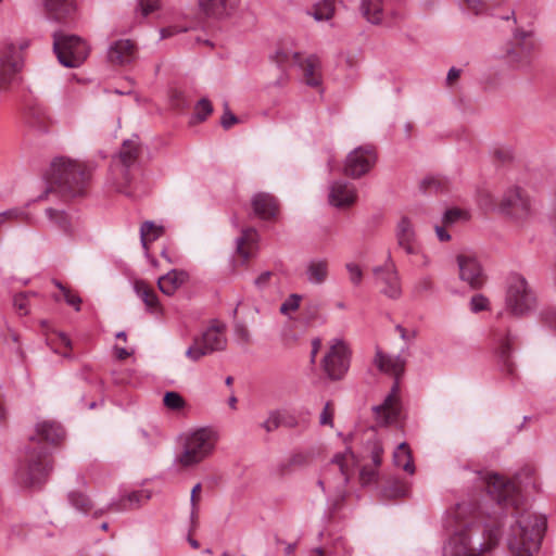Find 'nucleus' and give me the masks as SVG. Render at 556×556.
<instances>
[{
  "instance_id": "nucleus-1",
  "label": "nucleus",
  "mask_w": 556,
  "mask_h": 556,
  "mask_svg": "<svg viewBox=\"0 0 556 556\" xmlns=\"http://www.w3.org/2000/svg\"><path fill=\"white\" fill-rule=\"evenodd\" d=\"M65 439V430L55 420H41L35 426L24 445L15 467V480L28 489H40L53 471L50 446H59Z\"/></svg>"
},
{
  "instance_id": "nucleus-2",
  "label": "nucleus",
  "mask_w": 556,
  "mask_h": 556,
  "mask_svg": "<svg viewBox=\"0 0 556 556\" xmlns=\"http://www.w3.org/2000/svg\"><path fill=\"white\" fill-rule=\"evenodd\" d=\"M482 479L488 496L494 503L492 514L500 520L505 509L518 511L522 503V491L538 490L535 470L529 466L516 472L513 480H505L497 473H485Z\"/></svg>"
},
{
  "instance_id": "nucleus-3",
  "label": "nucleus",
  "mask_w": 556,
  "mask_h": 556,
  "mask_svg": "<svg viewBox=\"0 0 556 556\" xmlns=\"http://www.w3.org/2000/svg\"><path fill=\"white\" fill-rule=\"evenodd\" d=\"M90 177V168L84 163L67 156H56L45 174L48 184L46 193L56 192L68 198L83 195Z\"/></svg>"
},
{
  "instance_id": "nucleus-4",
  "label": "nucleus",
  "mask_w": 556,
  "mask_h": 556,
  "mask_svg": "<svg viewBox=\"0 0 556 556\" xmlns=\"http://www.w3.org/2000/svg\"><path fill=\"white\" fill-rule=\"evenodd\" d=\"M546 530V517L523 510L510 526L507 546L513 556H533L538 553Z\"/></svg>"
},
{
  "instance_id": "nucleus-5",
  "label": "nucleus",
  "mask_w": 556,
  "mask_h": 556,
  "mask_svg": "<svg viewBox=\"0 0 556 556\" xmlns=\"http://www.w3.org/2000/svg\"><path fill=\"white\" fill-rule=\"evenodd\" d=\"M472 523L467 522L463 529L455 532L443 547V556H481L482 551L495 546L502 534L503 522L495 515L488 514L483 518V533L488 542H478V546L471 545Z\"/></svg>"
},
{
  "instance_id": "nucleus-6",
  "label": "nucleus",
  "mask_w": 556,
  "mask_h": 556,
  "mask_svg": "<svg viewBox=\"0 0 556 556\" xmlns=\"http://www.w3.org/2000/svg\"><path fill=\"white\" fill-rule=\"evenodd\" d=\"M140 154L141 146L137 135H132L131 138L123 141L118 153L113 157V167L118 170L117 175L119 176L114 181L117 192L127 197L132 194L129 190L134 179L130 168L137 163Z\"/></svg>"
},
{
  "instance_id": "nucleus-7",
  "label": "nucleus",
  "mask_w": 556,
  "mask_h": 556,
  "mask_svg": "<svg viewBox=\"0 0 556 556\" xmlns=\"http://www.w3.org/2000/svg\"><path fill=\"white\" fill-rule=\"evenodd\" d=\"M505 303L515 316H523L534 308L536 298L520 274L511 273L507 277Z\"/></svg>"
},
{
  "instance_id": "nucleus-8",
  "label": "nucleus",
  "mask_w": 556,
  "mask_h": 556,
  "mask_svg": "<svg viewBox=\"0 0 556 556\" xmlns=\"http://www.w3.org/2000/svg\"><path fill=\"white\" fill-rule=\"evenodd\" d=\"M53 51L59 62L68 68L80 66L89 54V47L80 37L62 31L53 34Z\"/></svg>"
},
{
  "instance_id": "nucleus-9",
  "label": "nucleus",
  "mask_w": 556,
  "mask_h": 556,
  "mask_svg": "<svg viewBox=\"0 0 556 556\" xmlns=\"http://www.w3.org/2000/svg\"><path fill=\"white\" fill-rule=\"evenodd\" d=\"M535 47L531 31L516 28L511 40L504 46L501 58L513 68H528L531 66V58Z\"/></svg>"
},
{
  "instance_id": "nucleus-10",
  "label": "nucleus",
  "mask_w": 556,
  "mask_h": 556,
  "mask_svg": "<svg viewBox=\"0 0 556 556\" xmlns=\"http://www.w3.org/2000/svg\"><path fill=\"white\" fill-rule=\"evenodd\" d=\"M225 331L226 326L214 320L200 337L194 338L193 343L186 351V356L192 362H198L213 352L224 351L227 346Z\"/></svg>"
},
{
  "instance_id": "nucleus-11",
  "label": "nucleus",
  "mask_w": 556,
  "mask_h": 556,
  "mask_svg": "<svg viewBox=\"0 0 556 556\" xmlns=\"http://www.w3.org/2000/svg\"><path fill=\"white\" fill-rule=\"evenodd\" d=\"M215 432L208 428H200L192 432L185 443L179 462L182 466H192L203 460L214 448Z\"/></svg>"
},
{
  "instance_id": "nucleus-12",
  "label": "nucleus",
  "mask_w": 556,
  "mask_h": 556,
  "mask_svg": "<svg viewBox=\"0 0 556 556\" xmlns=\"http://www.w3.org/2000/svg\"><path fill=\"white\" fill-rule=\"evenodd\" d=\"M27 47L26 40L18 43L4 42L0 46V91L8 89L14 76L22 70V51Z\"/></svg>"
},
{
  "instance_id": "nucleus-13",
  "label": "nucleus",
  "mask_w": 556,
  "mask_h": 556,
  "mask_svg": "<svg viewBox=\"0 0 556 556\" xmlns=\"http://www.w3.org/2000/svg\"><path fill=\"white\" fill-rule=\"evenodd\" d=\"M498 211L516 222H523L532 214L531 200L522 188L515 186L503 193Z\"/></svg>"
},
{
  "instance_id": "nucleus-14",
  "label": "nucleus",
  "mask_w": 556,
  "mask_h": 556,
  "mask_svg": "<svg viewBox=\"0 0 556 556\" xmlns=\"http://www.w3.org/2000/svg\"><path fill=\"white\" fill-rule=\"evenodd\" d=\"M350 367V351L341 339H333L323 358V368L330 380H341Z\"/></svg>"
},
{
  "instance_id": "nucleus-15",
  "label": "nucleus",
  "mask_w": 556,
  "mask_h": 556,
  "mask_svg": "<svg viewBox=\"0 0 556 556\" xmlns=\"http://www.w3.org/2000/svg\"><path fill=\"white\" fill-rule=\"evenodd\" d=\"M377 154L372 146H361L351 151L345 160L343 172L352 178L366 175L376 164Z\"/></svg>"
},
{
  "instance_id": "nucleus-16",
  "label": "nucleus",
  "mask_w": 556,
  "mask_h": 556,
  "mask_svg": "<svg viewBox=\"0 0 556 556\" xmlns=\"http://www.w3.org/2000/svg\"><path fill=\"white\" fill-rule=\"evenodd\" d=\"M399 379L395 378L394 384L384 401L375 406L376 420L380 426H388L396 422L401 416V403L399 399Z\"/></svg>"
},
{
  "instance_id": "nucleus-17",
  "label": "nucleus",
  "mask_w": 556,
  "mask_h": 556,
  "mask_svg": "<svg viewBox=\"0 0 556 556\" xmlns=\"http://www.w3.org/2000/svg\"><path fill=\"white\" fill-rule=\"evenodd\" d=\"M460 280L467 282L472 290L481 289L486 276L477 258L472 255L458 254L456 257Z\"/></svg>"
},
{
  "instance_id": "nucleus-18",
  "label": "nucleus",
  "mask_w": 556,
  "mask_h": 556,
  "mask_svg": "<svg viewBox=\"0 0 556 556\" xmlns=\"http://www.w3.org/2000/svg\"><path fill=\"white\" fill-rule=\"evenodd\" d=\"M494 340L497 344L495 354L501 370L507 376H514L516 371V365L513 361V352L517 337L507 331L505 334L495 333Z\"/></svg>"
},
{
  "instance_id": "nucleus-19",
  "label": "nucleus",
  "mask_w": 556,
  "mask_h": 556,
  "mask_svg": "<svg viewBox=\"0 0 556 556\" xmlns=\"http://www.w3.org/2000/svg\"><path fill=\"white\" fill-rule=\"evenodd\" d=\"M47 18L56 23L72 22L77 12L76 0H41Z\"/></svg>"
},
{
  "instance_id": "nucleus-20",
  "label": "nucleus",
  "mask_w": 556,
  "mask_h": 556,
  "mask_svg": "<svg viewBox=\"0 0 556 556\" xmlns=\"http://www.w3.org/2000/svg\"><path fill=\"white\" fill-rule=\"evenodd\" d=\"M374 273L377 276V279L384 285V287L381 289V292L384 295L391 299L400 298L402 291L400 287L399 274L395 269L390 252L388 253L386 267H376Z\"/></svg>"
},
{
  "instance_id": "nucleus-21",
  "label": "nucleus",
  "mask_w": 556,
  "mask_h": 556,
  "mask_svg": "<svg viewBox=\"0 0 556 556\" xmlns=\"http://www.w3.org/2000/svg\"><path fill=\"white\" fill-rule=\"evenodd\" d=\"M395 239L397 247L403 249L406 254L415 255L419 253L415 228L407 216H403L399 220L395 228Z\"/></svg>"
},
{
  "instance_id": "nucleus-22",
  "label": "nucleus",
  "mask_w": 556,
  "mask_h": 556,
  "mask_svg": "<svg viewBox=\"0 0 556 556\" xmlns=\"http://www.w3.org/2000/svg\"><path fill=\"white\" fill-rule=\"evenodd\" d=\"M241 0H199V7L203 14L213 18L230 16L240 4Z\"/></svg>"
},
{
  "instance_id": "nucleus-23",
  "label": "nucleus",
  "mask_w": 556,
  "mask_h": 556,
  "mask_svg": "<svg viewBox=\"0 0 556 556\" xmlns=\"http://www.w3.org/2000/svg\"><path fill=\"white\" fill-rule=\"evenodd\" d=\"M291 58L294 63L302 68L305 84L311 87H319L321 84V75L319 72L320 62L318 56L312 54L303 61L299 52H293Z\"/></svg>"
},
{
  "instance_id": "nucleus-24",
  "label": "nucleus",
  "mask_w": 556,
  "mask_h": 556,
  "mask_svg": "<svg viewBox=\"0 0 556 556\" xmlns=\"http://www.w3.org/2000/svg\"><path fill=\"white\" fill-rule=\"evenodd\" d=\"M136 58L135 43L129 39H121L112 43L108 50V60L112 64L126 65Z\"/></svg>"
},
{
  "instance_id": "nucleus-25",
  "label": "nucleus",
  "mask_w": 556,
  "mask_h": 556,
  "mask_svg": "<svg viewBox=\"0 0 556 556\" xmlns=\"http://www.w3.org/2000/svg\"><path fill=\"white\" fill-rule=\"evenodd\" d=\"M254 213L263 219L275 218L278 213V201L270 193L258 192L251 201Z\"/></svg>"
},
{
  "instance_id": "nucleus-26",
  "label": "nucleus",
  "mask_w": 556,
  "mask_h": 556,
  "mask_svg": "<svg viewBox=\"0 0 556 556\" xmlns=\"http://www.w3.org/2000/svg\"><path fill=\"white\" fill-rule=\"evenodd\" d=\"M356 200V191L348 182L334 181L330 187L329 201L337 207L352 205Z\"/></svg>"
},
{
  "instance_id": "nucleus-27",
  "label": "nucleus",
  "mask_w": 556,
  "mask_h": 556,
  "mask_svg": "<svg viewBox=\"0 0 556 556\" xmlns=\"http://www.w3.org/2000/svg\"><path fill=\"white\" fill-rule=\"evenodd\" d=\"M151 494L147 490L132 491L129 494L122 496L118 501L111 502L109 508L113 511H126L139 508L142 504L147 503Z\"/></svg>"
},
{
  "instance_id": "nucleus-28",
  "label": "nucleus",
  "mask_w": 556,
  "mask_h": 556,
  "mask_svg": "<svg viewBox=\"0 0 556 556\" xmlns=\"http://www.w3.org/2000/svg\"><path fill=\"white\" fill-rule=\"evenodd\" d=\"M25 121L29 127L39 132H47L51 123L47 110L38 103L29 104L26 108Z\"/></svg>"
},
{
  "instance_id": "nucleus-29",
  "label": "nucleus",
  "mask_w": 556,
  "mask_h": 556,
  "mask_svg": "<svg viewBox=\"0 0 556 556\" xmlns=\"http://www.w3.org/2000/svg\"><path fill=\"white\" fill-rule=\"evenodd\" d=\"M375 364L379 370L394 376L395 378H400L403 375L405 368V361L401 358V356L388 355L381 351H377Z\"/></svg>"
},
{
  "instance_id": "nucleus-30",
  "label": "nucleus",
  "mask_w": 556,
  "mask_h": 556,
  "mask_svg": "<svg viewBox=\"0 0 556 556\" xmlns=\"http://www.w3.org/2000/svg\"><path fill=\"white\" fill-rule=\"evenodd\" d=\"M188 278L189 274L187 271L172 269L157 279V287L164 294L172 295L188 280Z\"/></svg>"
},
{
  "instance_id": "nucleus-31",
  "label": "nucleus",
  "mask_w": 556,
  "mask_h": 556,
  "mask_svg": "<svg viewBox=\"0 0 556 556\" xmlns=\"http://www.w3.org/2000/svg\"><path fill=\"white\" fill-rule=\"evenodd\" d=\"M291 53L285 50H277L271 56V61L277 65L279 72L277 78L269 84V86L281 88L289 81V74L287 72V64L289 63Z\"/></svg>"
},
{
  "instance_id": "nucleus-32",
  "label": "nucleus",
  "mask_w": 556,
  "mask_h": 556,
  "mask_svg": "<svg viewBox=\"0 0 556 556\" xmlns=\"http://www.w3.org/2000/svg\"><path fill=\"white\" fill-rule=\"evenodd\" d=\"M328 277V261L315 258L308 262L306 267V279L313 285H321Z\"/></svg>"
},
{
  "instance_id": "nucleus-33",
  "label": "nucleus",
  "mask_w": 556,
  "mask_h": 556,
  "mask_svg": "<svg viewBox=\"0 0 556 556\" xmlns=\"http://www.w3.org/2000/svg\"><path fill=\"white\" fill-rule=\"evenodd\" d=\"M384 0H362L361 12L371 24L379 25L383 20Z\"/></svg>"
},
{
  "instance_id": "nucleus-34",
  "label": "nucleus",
  "mask_w": 556,
  "mask_h": 556,
  "mask_svg": "<svg viewBox=\"0 0 556 556\" xmlns=\"http://www.w3.org/2000/svg\"><path fill=\"white\" fill-rule=\"evenodd\" d=\"M393 463L410 475L415 472L412 451L406 442L400 443L393 452Z\"/></svg>"
},
{
  "instance_id": "nucleus-35",
  "label": "nucleus",
  "mask_w": 556,
  "mask_h": 556,
  "mask_svg": "<svg viewBox=\"0 0 556 556\" xmlns=\"http://www.w3.org/2000/svg\"><path fill=\"white\" fill-rule=\"evenodd\" d=\"M135 291L137 295L143 301L146 306L152 311L155 312L160 308V302L159 296L155 293V291L150 288L146 281L143 280H137L135 282Z\"/></svg>"
},
{
  "instance_id": "nucleus-36",
  "label": "nucleus",
  "mask_w": 556,
  "mask_h": 556,
  "mask_svg": "<svg viewBox=\"0 0 556 556\" xmlns=\"http://www.w3.org/2000/svg\"><path fill=\"white\" fill-rule=\"evenodd\" d=\"M408 485L406 482L396 478H391L386 481L381 489V495L388 500L405 497L408 494Z\"/></svg>"
},
{
  "instance_id": "nucleus-37",
  "label": "nucleus",
  "mask_w": 556,
  "mask_h": 556,
  "mask_svg": "<svg viewBox=\"0 0 556 556\" xmlns=\"http://www.w3.org/2000/svg\"><path fill=\"white\" fill-rule=\"evenodd\" d=\"M256 236L255 229L248 228L237 238V252L244 261H248L252 256L249 249L255 243Z\"/></svg>"
},
{
  "instance_id": "nucleus-38",
  "label": "nucleus",
  "mask_w": 556,
  "mask_h": 556,
  "mask_svg": "<svg viewBox=\"0 0 556 556\" xmlns=\"http://www.w3.org/2000/svg\"><path fill=\"white\" fill-rule=\"evenodd\" d=\"M309 457L305 453H294L288 460L280 463L277 466V472L280 476L289 473L293 468L305 467L308 464Z\"/></svg>"
},
{
  "instance_id": "nucleus-39",
  "label": "nucleus",
  "mask_w": 556,
  "mask_h": 556,
  "mask_svg": "<svg viewBox=\"0 0 556 556\" xmlns=\"http://www.w3.org/2000/svg\"><path fill=\"white\" fill-rule=\"evenodd\" d=\"M45 213L49 220L52 222L60 230L65 233H72V224L68 215L64 211L48 207Z\"/></svg>"
},
{
  "instance_id": "nucleus-40",
  "label": "nucleus",
  "mask_w": 556,
  "mask_h": 556,
  "mask_svg": "<svg viewBox=\"0 0 556 556\" xmlns=\"http://www.w3.org/2000/svg\"><path fill=\"white\" fill-rule=\"evenodd\" d=\"M71 505L79 513L87 515L93 508L91 500L84 493L73 491L68 493Z\"/></svg>"
},
{
  "instance_id": "nucleus-41",
  "label": "nucleus",
  "mask_w": 556,
  "mask_h": 556,
  "mask_svg": "<svg viewBox=\"0 0 556 556\" xmlns=\"http://www.w3.org/2000/svg\"><path fill=\"white\" fill-rule=\"evenodd\" d=\"M163 233V227L156 226L153 222L147 220L140 227V240L142 247L148 249V241L157 239Z\"/></svg>"
},
{
  "instance_id": "nucleus-42",
  "label": "nucleus",
  "mask_w": 556,
  "mask_h": 556,
  "mask_svg": "<svg viewBox=\"0 0 556 556\" xmlns=\"http://www.w3.org/2000/svg\"><path fill=\"white\" fill-rule=\"evenodd\" d=\"M333 0H324L314 7L313 16L316 21H328L333 16Z\"/></svg>"
},
{
  "instance_id": "nucleus-43",
  "label": "nucleus",
  "mask_w": 556,
  "mask_h": 556,
  "mask_svg": "<svg viewBox=\"0 0 556 556\" xmlns=\"http://www.w3.org/2000/svg\"><path fill=\"white\" fill-rule=\"evenodd\" d=\"M419 188L424 193L442 192L446 189V181L439 177L429 176L420 181Z\"/></svg>"
},
{
  "instance_id": "nucleus-44",
  "label": "nucleus",
  "mask_w": 556,
  "mask_h": 556,
  "mask_svg": "<svg viewBox=\"0 0 556 556\" xmlns=\"http://www.w3.org/2000/svg\"><path fill=\"white\" fill-rule=\"evenodd\" d=\"M321 308V303L317 300H308L306 301L303 311L302 317L306 324H311L319 317V312Z\"/></svg>"
},
{
  "instance_id": "nucleus-45",
  "label": "nucleus",
  "mask_w": 556,
  "mask_h": 556,
  "mask_svg": "<svg viewBox=\"0 0 556 556\" xmlns=\"http://www.w3.org/2000/svg\"><path fill=\"white\" fill-rule=\"evenodd\" d=\"M213 113V105L206 98L200 99L194 105L193 118L197 122H204Z\"/></svg>"
},
{
  "instance_id": "nucleus-46",
  "label": "nucleus",
  "mask_w": 556,
  "mask_h": 556,
  "mask_svg": "<svg viewBox=\"0 0 556 556\" xmlns=\"http://www.w3.org/2000/svg\"><path fill=\"white\" fill-rule=\"evenodd\" d=\"M469 215L466 211L464 210H460L458 207H452V208H448L444 212L443 214V217H442V223L444 226H452L454 225L455 223L464 219H468Z\"/></svg>"
},
{
  "instance_id": "nucleus-47",
  "label": "nucleus",
  "mask_w": 556,
  "mask_h": 556,
  "mask_svg": "<svg viewBox=\"0 0 556 556\" xmlns=\"http://www.w3.org/2000/svg\"><path fill=\"white\" fill-rule=\"evenodd\" d=\"M163 404L172 410H179L186 406L184 397L175 391H167L163 396Z\"/></svg>"
},
{
  "instance_id": "nucleus-48",
  "label": "nucleus",
  "mask_w": 556,
  "mask_h": 556,
  "mask_svg": "<svg viewBox=\"0 0 556 556\" xmlns=\"http://www.w3.org/2000/svg\"><path fill=\"white\" fill-rule=\"evenodd\" d=\"M303 296L299 293H291L280 305L279 312L285 316L300 308Z\"/></svg>"
},
{
  "instance_id": "nucleus-49",
  "label": "nucleus",
  "mask_w": 556,
  "mask_h": 556,
  "mask_svg": "<svg viewBox=\"0 0 556 556\" xmlns=\"http://www.w3.org/2000/svg\"><path fill=\"white\" fill-rule=\"evenodd\" d=\"M378 468L365 465L359 470V482L363 486L377 482L378 480Z\"/></svg>"
},
{
  "instance_id": "nucleus-50",
  "label": "nucleus",
  "mask_w": 556,
  "mask_h": 556,
  "mask_svg": "<svg viewBox=\"0 0 556 556\" xmlns=\"http://www.w3.org/2000/svg\"><path fill=\"white\" fill-rule=\"evenodd\" d=\"M348 455H350L351 457L355 456L351 446H346L345 452L337 453L331 459L332 464H336L339 466L341 473L344 476L345 483L349 481V477L346 473V464H345V459H346Z\"/></svg>"
},
{
  "instance_id": "nucleus-51",
  "label": "nucleus",
  "mask_w": 556,
  "mask_h": 556,
  "mask_svg": "<svg viewBox=\"0 0 556 556\" xmlns=\"http://www.w3.org/2000/svg\"><path fill=\"white\" fill-rule=\"evenodd\" d=\"M261 427L265 429L266 432H273L277 430L280 426L279 419V410H271L268 415V418L261 424Z\"/></svg>"
},
{
  "instance_id": "nucleus-52",
  "label": "nucleus",
  "mask_w": 556,
  "mask_h": 556,
  "mask_svg": "<svg viewBox=\"0 0 556 556\" xmlns=\"http://www.w3.org/2000/svg\"><path fill=\"white\" fill-rule=\"evenodd\" d=\"M383 447L378 440L371 442L370 458L374 467L379 468L382 464Z\"/></svg>"
},
{
  "instance_id": "nucleus-53",
  "label": "nucleus",
  "mask_w": 556,
  "mask_h": 556,
  "mask_svg": "<svg viewBox=\"0 0 556 556\" xmlns=\"http://www.w3.org/2000/svg\"><path fill=\"white\" fill-rule=\"evenodd\" d=\"M239 122L238 117L230 111L227 102L224 103V114L220 118V125L224 129H229Z\"/></svg>"
},
{
  "instance_id": "nucleus-54",
  "label": "nucleus",
  "mask_w": 556,
  "mask_h": 556,
  "mask_svg": "<svg viewBox=\"0 0 556 556\" xmlns=\"http://www.w3.org/2000/svg\"><path fill=\"white\" fill-rule=\"evenodd\" d=\"M489 300L483 294H475L470 300V309L478 313L488 308Z\"/></svg>"
},
{
  "instance_id": "nucleus-55",
  "label": "nucleus",
  "mask_w": 556,
  "mask_h": 556,
  "mask_svg": "<svg viewBox=\"0 0 556 556\" xmlns=\"http://www.w3.org/2000/svg\"><path fill=\"white\" fill-rule=\"evenodd\" d=\"M345 267H346V270L349 271L351 282L354 286L361 285L362 278H363V271H362L361 267L354 263H348L345 265Z\"/></svg>"
},
{
  "instance_id": "nucleus-56",
  "label": "nucleus",
  "mask_w": 556,
  "mask_h": 556,
  "mask_svg": "<svg viewBox=\"0 0 556 556\" xmlns=\"http://www.w3.org/2000/svg\"><path fill=\"white\" fill-rule=\"evenodd\" d=\"M13 305L22 315L28 313V296L26 293H18L13 299Z\"/></svg>"
},
{
  "instance_id": "nucleus-57",
  "label": "nucleus",
  "mask_w": 556,
  "mask_h": 556,
  "mask_svg": "<svg viewBox=\"0 0 556 556\" xmlns=\"http://www.w3.org/2000/svg\"><path fill=\"white\" fill-rule=\"evenodd\" d=\"M201 491V483H197L192 490H191V497H190V503H191V515H190V518H191V521L194 522V520L197 519V516H198V501H199V492Z\"/></svg>"
},
{
  "instance_id": "nucleus-58",
  "label": "nucleus",
  "mask_w": 556,
  "mask_h": 556,
  "mask_svg": "<svg viewBox=\"0 0 556 556\" xmlns=\"http://www.w3.org/2000/svg\"><path fill=\"white\" fill-rule=\"evenodd\" d=\"M464 9L479 15L484 12L485 3L482 0H464Z\"/></svg>"
},
{
  "instance_id": "nucleus-59",
  "label": "nucleus",
  "mask_w": 556,
  "mask_h": 556,
  "mask_svg": "<svg viewBox=\"0 0 556 556\" xmlns=\"http://www.w3.org/2000/svg\"><path fill=\"white\" fill-rule=\"evenodd\" d=\"M66 304L74 307L76 312L80 311L81 298L77 293H73L71 289L63 293Z\"/></svg>"
},
{
  "instance_id": "nucleus-60",
  "label": "nucleus",
  "mask_w": 556,
  "mask_h": 556,
  "mask_svg": "<svg viewBox=\"0 0 556 556\" xmlns=\"http://www.w3.org/2000/svg\"><path fill=\"white\" fill-rule=\"evenodd\" d=\"M279 419H280V426L289 428V429L295 428L299 425V420L294 415L288 414V413H281L280 410H279Z\"/></svg>"
},
{
  "instance_id": "nucleus-61",
  "label": "nucleus",
  "mask_w": 556,
  "mask_h": 556,
  "mask_svg": "<svg viewBox=\"0 0 556 556\" xmlns=\"http://www.w3.org/2000/svg\"><path fill=\"white\" fill-rule=\"evenodd\" d=\"M543 321L551 328L556 329V307L545 308L541 313Z\"/></svg>"
},
{
  "instance_id": "nucleus-62",
  "label": "nucleus",
  "mask_w": 556,
  "mask_h": 556,
  "mask_svg": "<svg viewBox=\"0 0 556 556\" xmlns=\"http://www.w3.org/2000/svg\"><path fill=\"white\" fill-rule=\"evenodd\" d=\"M139 9L143 17L157 9V0H139Z\"/></svg>"
},
{
  "instance_id": "nucleus-63",
  "label": "nucleus",
  "mask_w": 556,
  "mask_h": 556,
  "mask_svg": "<svg viewBox=\"0 0 556 556\" xmlns=\"http://www.w3.org/2000/svg\"><path fill=\"white\" fill-rule=\"evenodd\" d=\"M321 426H333V413L330 410V402H327L319 417Z\"/></svg>"
},
{
  "instance_id": "nucleus-64",
  "label": "nucleus",
  "mask_w": 556,
  "mask_h": 556,
  "mask_svg": "<svg viewBox=\"0 0 556 556\" xmlns=\"http://www.w3.org/2000/svg\"><path fill=\"white\" fill-rule=\"evenodd\" d=\"M433 289V283L430 278L425 277L421 278L415 286V291L417 293L430 292Z\"/></svg>"
}]
</instances>
